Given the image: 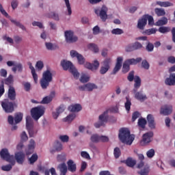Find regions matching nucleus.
Masks as SVG:
<instances>
[{"label": "nucleus", "instance_id": "obj_1", "mask_svg": "<svg viewBox=\"0 0 175 175\" xmlns=\"http://www.w3.org/2000/svg\"><path fill=\"white\" fill-rule=\"evenodd\" d=\"M118 137L122 143L131 146L135 140L133 135H131V131L128 129L122 128L119 131Z\"/></svg>", "mask_w": 175, "mask_h": 175}, {"label": "nucleus", "instance_id": "obj_2", "mask_svg": "<svg viewBox=\"0 0 175 175\" xmlns=\"http://www.w3.org/2000/svg\"><path fill=\"white\" fill-rule=\"evenodd\" d=\"M141 85H142V79H140V77L136 75L135 78V83H134V89H133L135 98V99H137V100H140V102H144V100L147 99V96L143 94V92H137V90L140 88Z\"/></svg>", "mask_w": 175, "mask_h": 175}, {"label": "nucleus", "instance_id": "obj_3", "mask_svg": "<svg viewBox=\"0 0 175 175\" xmlns=\"http://www.w3.org/2000/svg\"><path fill=\"white\" fill-rule=\"evenodd\" d=\"M61 66L64 70H69L70 73L72 75L75 79H79V77H80V73H79V71H77V69H76V67H75L72 62L62 60L61 62Z\"/></svg>", "mask_w": 175, "mask_h": 175}, {"label": "nucleus", "instance_id": "obj_4", "mask_svg": "<svg viewBox=\"0 0 175 175\" xmlns=\"http://www.w3.org/2000/svg\"><path fill=\"white\" fill-rule=\"evenodd\" d=\"M53 81V73L50 70H46L42 74V77L40 81L41 88L42 90H47V87L50 85V83Z\"/></svg>", "mask_w": 175, "mask_h": 175}, {"label": "nucleus", "instance_id": "obj_5", "mask_svg": "<svg viewBox=\"0 0 175 175\" xmlns=\"http://www.w3.org/2000/svg\"><path fill=\"white\" fill-rule=\"evenodd\" d=\"M142 57H137V59H129L124 61L122 69V73H128L131 70V65H137L139 62H142Z\"/></svg>", "mask_w": 175, "mask_h": 175}, {"label": "nucleus", "instance_id": "obj_6", "mask_svg": "<svg viewBox=\"0 0 175 175\" xmlns=\"http://www.w3.org/2000/svg\"><path fill=\"white\" fill-rule=\"evenodd\" d=\"M0 157L6 162L12 163V165H16V160H14V156L10 155L9 150L7 148H3L0 152Z\"/></svg>", "mask_w": 175, "mask_h": 175}, {"label": "nucleus", "instance_id": "obj_7", "mask_svg": "<svg viewBox=\"0 0 175 175\" xmlns=\"http://www.w3.org/2000/svg\"><path fill=\"white\" fill-rule=\"evenodd\" d=\"M44 110H46V109L42 106H38L32 108L31 109V114L32 118L36 120V121H38V120H39L42 116L44 114Z\"/></svg>", "mask_w": 175, "mask_h": 175}, {"label": "nucleus", "instance_id": "obj_8", "mask_svg": "<svg viewBox=\"0 0 175 175\" xmlns=\"http://www.w3.org/2000/svg\"><path fill=\"white\" fill-rule=\"evenodd\" d=\"M107 7L106 5H103L102 8H95L94 13L98 16L103 21H106L107 20Z\"/></svg>", "mask_w": 175, "mask_h": 175}, {"label": "nucleus", "instance_id": "obj_9", "mask_svg": "<svg viewBox=\"0 0 175 175\" xmlns=\"http://www.w3.org/2000/svg\"><path fill=\"white\" fill-rule=\"evenodd\" d=\"M15 105L16 103L9 101V100L1 102V107L5 113H13Z\"/></svg>", "mask_w": 175, "mask_h": 175}, {"label": "nucleus", "instance_id": "obj_10", "mask_svg": "<svg viewBox=\"0 0 175 175\" xmlns=\"http://www.w3.org/2000/svg\"><path fill=\"white\" fill-rule=\"evenodd\" d=\"M109 111H105L103 114L99 116V122L94 124L95 128H100L105 125V122H107L109 120V116H107Z\"/></svg>", "mask_w": 175, "mask_h": 175}, {"label": "nucleus", "instance_id": "obj_11", "mask_svg": "<svg viewBox=\"0 0 175 175\" xmlns=\"http://www.w3.org/2000/svg\"><path fill=\"white\" fill-rule=\"evenodd\" d=\"M26 128L29 132L30 137H33L35 132L33 131V123L31 116L26 117Z\"/></svg>", "mask_w": 175, "mask_h": 175}, {"label": "nucleus", "instance_id": "obj_12", "mask_svg": "<svg viewBox=\"0 0 175 175\" xmlns=\"http://www.w3.org/2000/svg\"><path fill=\"white\" fill-rule=\"evenodd\" d=\"M111 63V59L107 58L103 62V66L100 67V75H105L110 69V64Z\"/></svg>", "mask_w": 175, "mask_h": 175}, {"label": "nucleus", "instance_id": "obj_13", "mask_svg": "<svg viewBox=\"0 0 175 175\" xmlns=\"http://www.w3.org/2000/svg\"><path fill=\"white\" fill-rule=\"evenodd\" d=\"M98 89V86L95 83H88L83 85H79L78 90L79 91H88L91 92L93 90Z\"/></svg>", "mask_w": 175, "mask_h": 175}, {"label": "nucleus", "instance_id": "obj_14", "mask_svg": "<svg viewBox=\"0 0 175 175\" xmlns=\"http://www.w3.org/2000/svg\"><path fill=\"white\" fill-rule=\"evenodd\" d=\"M64 36L67 43H75V42H77V36H75L72 31H66Z\"/></svg>", "mask_w": 175, "mask_h": 175}, {"label": "nucleus", "instance_id": "obj_15", "mask_svg": "<svg viewBox=\"0 0 175 175\" xmlns=\"http://www.w3.org/2000/svg\"><path fill=\"white\" fill-rule=\"evenodd\" d=\"M70 55L72 58H77L78 64H79V65H84L85 59L81 55V54L77 53V51L75 50H72L70 51Z\"/></svg>", "mask_w": 175, "mask_h": 175}, {"label": "nucleus", "instance_id": "obj_16", "mask_svg": "<svg viewBox=\"0 0 175 175\" xmlns=\"http://www.w3.org/2000/svg\"><path fill=\"white\" fill-rule=\"evenodd\" d=\"M173 111V107L172 105H165L161 108L160 113L163 116H169Z\"/></svg>", "mask_w": 175, "mask_h": 175}, {"label": "nucleus", "instance_id": "obj_17", "mask_svg": "<svg viewBox=\"0 0 175 175\" xmlns=\"http://www.w3.org/2000/svg\"><path fill=\"white\" fill-rule=\"evenodd\" d=\"M84 66L90 70H96L99 68V62H98V60H94L93 64L90 62H86L84 64Z\"/></svg>", "mask_w": 175, "mask_h": 175}, {"label": "nucleus", "instance_id": "obj_18", "mask_svg": "<svg viewBox=\"0 0 175 175\" xmlns=\"http://www.w3.org/2000/svg\"><path fill=\"white\" fill-rule=\"evenodd\" d=\"M154 136V133L152 131H150L148 133H146L142 136V141L145 144H147L148 143L151 142V138Z\"/></svg>", "mask_w": 175, "mask_h": 175}, {"label": "nucleus", "instance_id": "obj_19", "mask_svg": "<svg viewBox=\"0 0 175 175\" xmlns=\"http://www.w3.org/2000/svg\"><path fill=\"white\" fill-rule=\"evenodd\" d=\"M67 170L69 172H71V173H75V172H76V170H77V166L76 165V163L72 159H70L67 161Z\"/></svg>", "mask_w": 175, "mask_h": 175}, {"label": "nucleus", "instance_id": "obj_20", "mask_svg": "<svg viewBox=\"0 0 175 175\" xmlns=\"http://www.w3.org/2000/svg\"><path fill=\"white\" fill-rule=\"evenodd\" d=\"M147 120L149 128H150V129H155L156 123L154 119V116L152 114H148L147 116Z\"/></svg>", "mask_w": 175, "mask_h": 175}, {"label": "nucleus", "instance_id": "obj_21", "mask_svg": "<svg viewBox=\"0 0 175 175\" xmlns=\"http://www.w3.org/2000/svg\"><path fill=\"white\" fill-rule=\"evenodd\" d=\"M24 158H25V155L22 152H18L15 154V159L19 165H23L24 163Z\"/></svg>", "mask_w": 175, "mask_h": 175}, {"label": "nucleus", "instance_id": "obj_22", "mask_svg": "<svg viewBox=\"0 0 175 175\" xmlns=\"http://www.w3.org/2000/svg\"><path fill=\"white\" fill-rule=\"evenodd\" d=\"M146 25H147V18H146L145 15H144L142 18L138 21L137 28H139V29H144Z\"/></svg>", "mask_w": 175, "mask_h": 175}, {"label": "nucleus", "instance_id": "obj_23", "mask_svg": "<svg viewBox=\"0 0 175 175\" xmlns=\"http://www.w3.org/2000/svg\"><path fill=\"white\" fill-rule=\"evenodd\" d=\"M82 109L80 104L72 105L68 107V110L71 111V113H79Z\"/></svg>", "mask_w": 175, "mask_h": 175}, {"label": "nucleus", "instance_id": "obj_24", "mask_svg": "<svg viewBox=\"0 0 175 175\" xmlns=\"http://www.w3.org/2000/svg\"><path fill=\"white\" fill-rule=\"evenodd\" d=\"M34 149H35V141L33 139H31L28 145V148L26 150L27 155H31V154L33 152Z\"/></svg>", "mask_w": 175, "mask_h": 175}, {"label": "nucleus", "instance_id": "obj_25", "mask_svg": "<svg viewBox=\"0 0 175 175\" xmlns=\"http://www.w3.org/2000/svg\"><path fill=\"white\" fill-rule=\"evenodd\" d=\"M167 85H175V73L171 74L165 81Z\"/></svg>", "mask_w": 175, "mask_h": 175}, {"label": "nucleus", "instance_id": "obj_26", "mask_svg": "<svg viewBox=\"0 0 175 175\" xmlns=\"http://www.w3.org/2000/svg\"><path fill=\"white\" fill-rule=\"evenodd\" d=\"M16 90L13 87H10L8 90V98L10 100H16Z\"/></svg>", "mask_w": 175, "mask_h": 175}, {"label": "nucleus", "instance_id": "obj_27", "mask_svg": "<svg viewBox=\"0 0 175 175\" xmlns=\"http://www.w3.org/2000/svg\"><path fill=\"white\" fill-rule=\"evenodd\" d=\"M57 167L59 170L60 175H66V173H68V166H66L65 163L59 164Z\"/></svg>", "mask_w": 175, "mask_h": 175}, {"label": "nucleus", "instance_id": "obj_28", "mask_svg": "<svg viewBox=\"0 0 175 175\" xmlns=\"http://www.w3.org/2000/svg\"><path fill=\"white\" fill-rule=\"evenodd\" d=\"M46 17L49 18H53V20H55V21H59V15L55 12H51L46 14Z\"/></svg>", "mask_w": 175, "mask_h": 175}, {"label": "nucleus", "instance_id": "obj_29", "mask_svg": "<svg viewBox=\"0 0 175 175\" xmlns=\"http://www.w3.org/2000/svg\"><path fill=\"white\" fill-rule=\"evenodd\" d=\"M167 24V18L163 17L161 19L158 20L155 23L154 25L157 27H162V25H166Z\"/></svg>", "mask_w": 175, "mask_h": 175}, {"label": "nucleus", "instance_id": "obj_30", "mask_svg": "<svg viewBox=\"0 0 175 175\" xmlns=\"http://www.w3.org/2000/svg\"><path fill=\"white\" fill-rule=\"evenodd\" d=\"M10 20L11 23H12V24H14V25H16V27H18L23 31H27V28H25L24 25L21 24V23L18 22L14 19H12V18L10 19Z\"/></svg>", "mask_w": 175, "mask_h": 175}, {"label": "nucleus", "instance_id": "obj_31", "mask_svg": "<svg viewBox=\"0 0 175 175\" xmlns=\"http://www.w3.org/2000/svg\"><path fill=\"white\" fill-rule=\"evenodd\" d=\"M154 12H155V14H157V16L158 17H162V16H165V14H166L165 10L163 8H155Z\"/></svg>", "mask_w": 175, "mask_h": 175}, {"label": "nucleus", "instance_id": "obj_32", "mask_svg": "<svg viewBox=\"0 0 175 175\" xmlns=\"http://www.w3.org/2000/svg\"><path fill=\"white\" fill-rule=\"evenodd\" d=\"M157 5L161 8H168L169 6H173V3L169 1H157Z\"/></svg>", "mask_w": 175, "mask_h": 175}, {"label": "nucleus", "instance_id": "obj_33", "mask_svg": "<svg viewBox=\"0 0 175 175\" xmlns=\"http://www.w3.org/2000/svg\"><path fill=\"white\" fill-rule=\"evenodd\" d=\"M14 122L15 124H19V122H21L23 121V113H17L14 115Z\"/></svg>", "mask_w": 175, "mask_h": 175}, {"label": "nucleus", "instance_id": "obj_34", "mask_svg": "<svg viewBox=\"0 0 175 175\" xmlns=\"http://www.w3.org/2000/svg\"><path fill=\"white\" fill-rule=\"evenodd\" d=\"M126 103H124V107L126 111H131V106H132V103L131 102V99H129V96L126 97Z\"/></svg>", "mask_w": 175, "mask_h": 175}, {"label": "nucleus", "instance_id": "obj_35", "mask_svg": "<svg viewBox=\"0 0 175 175\" xmlns=\"http://www.w3.org/2000/svg\"><path fill=\"white\" fill-rule=\"evenodd\" d=\"M13 79V75H10L7 79H4V83L6 84V85H10V84H13L14 81Z\"/></svg>", "mask_w": 175, "mask_h": 175}, {"label": "nucleus", "instance_id": "obj_36", "mask_svg": "<svg viewBox=\"0 0 175 175\" xmlns=\"http://www.w3.org/2000/svg\"><path fill=\"white\" fill-rule=\"evenodd\" d=\"M147 124V120L144 118H139L138 120V126L144 129L146 128V125Z\"/></svg>", "mask_w": 175, "mask_h": 175}, {"label": "nucleus", "instance_id": "obj_37", "mask_svg": "<svg viewBox=\"0 0 175 175\" xmlns=\"http://www.w3.org/2000/svg\"><path fill=\"white\" fill-rule=\"evenodd\" d=\"M76 118V114L70 113L64 119V122H72Z\"/></svg>", "mask_w": 175, "mask_h": 175}, {"label": "nucleus", "instance_id": "obj_38", "mask_svg": "<svg viewBox=\"0 0 175 175\" xmlns=\"http://www.w3.org/2000/svg\"><path fill=\"white\" fill-rule=\"evenodd\" d=\"M88 49H90V50H92V51H94V53H98L99 51V48H98V45L95 44H89L88 45Z\"/></svg>", "mask_w": 175, "mask_h": 175}, {"label": "nucleus", "instance_id": "obj_39", "mask_svg": "<svg viewBox=\"0 0 175 175\" xmlns=\"http://www.w3.org/2000/svg\"><path fill=\"white\" fill-rule=\"evenodd\" d=\"M145 18H146V23L147 21H148V25H150L152 27L154 25V18L151 15L145 14Z\"/></svg>", "mask_w": 175, "mask_h": 175}, {"label": "nucleus", "instance_id": "obj_40", "mask_svg": "<svg viewBox=\"0 0 175 175\" xmlns=\"http://www.w3.org/2000/svg\"><path fill=\"white\" fill-rule=\"evenodd\" d=\"M51 100H53V97H51V96H45L42 100L40 103H42V105H47V104L50 103V102H51Z\"/></svg>", "mask_w": 175, "mask_h": 175}, {"label": "nucleus", "instance_id": "obj_41", "mask_svg": "<svg viewBox=\"0 0 175 175\" xmlns=\"http://www.w3.org/2000/svg\"><path fill=\"white\" fill-rule=\"evenodd\" d=\"M92 143H99L100 136L98 134H93L90 137Z\"/></svg>", "mask_w": 175, "mask_h": 175}, {"label": "nucleus", "instance_id": "obj_42", "mask_svg": "<svg viewBox=\"0 0 175 175\" xmlns=\"http://www.w3.org/2000/svg\"><path fill=\"white\" fill-rule=\"evenodd\" d=\"M65 2L66 7L67 8L68 11V15L71 16L72 15V7H70V3L69 2V0H64Z\"/></svg>", "mask_w": 175, "mask_h": 175}, {"label": "nucleus", "instance_id": "obj_43", "mask_svg": "<svg viewBox=\"0 0 175 175\" xmlns=\"http://www.w3.org/2000/svg\"><path fill=\"white\" fill-rule=\"evenodd\" d=\"M143 33H144L145 35H148V36L153 35L154 33H157V29L152 28V29H146L143 32Z\"/></svg>", "mask_w": 175, "mask_h": 175}, {"label": "nucleus", "instance_id": "obj_44", "mask_svg": "<svg viewBox=\"0 0 175 175\" xmlns=\"http://www.w3.org/2000/svg\"><path fill=\"white\" fill-rule=\"evenodd\" d=\"M126 165L129 167H133L136 165V161H133L131 158H128L126 160Z\"/></svg>", "mask_w": 175, "mask_h": 175}, {"label": "nucleus", "instance_id": "obj_45", "mask_svg": "<svg viewBox=\"0 0 175 175\" xmlns=\"http://www.w3.org/2000/svg\"><path fill=\"white\" fill-rule=\"evenodd\" d=\"M113 155H114L116 159H118V158H120V157H121V150H120V148L116 147L114 148Z\"/></svg>", "mask_w": 175, "mask_h": 175}, {"label": "nucleus", "instance_id": "obj_46", "mask_svg": "<svg viewBox=\"0 0 175 175\" xmlns=\"http://www.w3.org/2000/svg\"><path fill=\"white\" fill-rule=\"evenodd\" d=\"M13 166H14V165L10 163V164H8V165H3L1 167V170L3 171V172H10V170H12Z\"/></svg>", "mask_w": 175, "mask_h": 175}, {"label": "nucleus", "instance_id": "obj_47", "mask_svg": "<svg viewBox=\"0 0 175 175\" xmlns=\"http://www.w3.org/2000/svg\"><path fill=\"white\" fill-rule=\"evenodd\" d=\"M159 32H160L161 33H167V32H170V27H160L159 28Z\"/></svg>", "mask_w": 175, "mask_h": 175}, {"label": "nucleus", "instance_id": "obj_48", "mask_svg": "<svg viewBox=\"0 0 175 175\" xmlns=\"http://www.w3.org/2000/svg\"><path fill=\"white\" fill-rule=\"evenodd\" d=\"M38 161V154H33L32 156L29 159V161L31 165L35 163Z\"/></svg>", "mask_w": 175, "mask_h": 175}, {"label": "nucleus", "instance_id": "obj_49", "mask_svg": "<svg viewBox=\"0 0 175 175\" xmlns=\"http://www.w3.org/2000/svg\"><path fill=\"white\" fill-rule=\"evenodd\" d=\"M135 79H136V76L135 77V71H131L129 73V75L127 77V79L129 80V81H135Z\"/></svg>", "mask_w": 175, "mask_h": 175}, {"label": "nucleus", "instance_id": "obj_50", "mask_svg": "<svg viewBox=\"0 0 175 175\" xmlns=\"http://www.w3.org/2000/svg\"><path fill=\"white\" fill-rule=\"evenodd\" d=\"M138 173L140 175H148V173H150V167H144V169L141 170L140 172H139Z\"/></svg>", "mask_w": 175, "mask_h": 175}, {"label": "nucleus", "instance_id": "obj_51", "mask_svg": "<svg viewBox=\"0 0 175 175\" xmlns=\"http://www.w3.org/2000/svg\"><path fill=\"white\" fill-rule=\"evenodd\" d=\"M111 33L113 35H122V33H124V31L121 29H119V28L113 29L111 31Z\"/></svg>", "mask_w": 175, "mask_h": 175}, {"label": "nucleus", "instance_id": "obj_52", "mask_svg": "<svg viewBox=\"0 0 175 175\" xmlns=\"http://www.w3.org/2000/svg\"><path fill=\"white\" fill-rule=\"evenodd\" d=\"M142 68L146 69V70H148V69H150V64L148 63V62H147V60L144 59L142 61Z\"/></svg>", "mask_w": 175, "mask_h": 175}, {"label": "nucleus", "instance_id": "obj_53", "mask_svg": "<svg viewBox=\"0 0 175 175\" xmlns=\"http://www.w3.org/2000/svg\"><path fill=\"white\" fill-rule=\"evenodd\" d=\"M36 68L38 70H42V69H43V68H44V64H43V62L42 61H38L36 62Z\"/></svg>", "mask_w": 175, "mask_h": 175}, {"label": "nucleus", "instance_id": "obj_54", "mask_svg": "<svg viewBox=\"0 0 175 175\" xmlns=\"http://www.w3.org/2000/svg\"><path fill=\"white\" fill-rule=\"evenodd\" d=\"M3 40H6L10 44H13L14 43V41L13 40V38L8 36V35L3 36Z\"/></svg>", "mask_w": 175, "mask_h": 175}, {"label": "nucleus", "instance_id": "obj_55", "mask_svg": "<svg viewBox=\"0 0 175 175\" xmlns=\"http://www.w3.org/2000/svg\"><path fill=\"white\" fill-rule=\"evenodd\" d=\"M81 83H88L90 81V77L85 75H82L80 78Z\"/></svg>", "mask_w": 175, "mask_h": 175}, {"label": "nucleus", "instance_id": "obj_56", "mask_svg": "<svg viewBox=\"0 0 175 175\" xmlns=\"http://www.w3.org/2000/svg\"><path fill=\"white\" fill-rule=\"evenodd\" d=\"M0 12L3 16H5L7 18H9L10 16H9V14L6 12V10L3 9V7L2 6V4L0 3Z\"/></svg>", "mask_w": 175, "mask_h": 175}, {"label": "nucleus", "instance_id": "obj_57", "mask_svg": "<svg viewBox=\"0 0 175 175\" xmlns=\"http://www.w3.org/2000/svg\"><path fill=\"white\" fill-rule=\"evenodd\" d=\"M57 159L58 162H65V161H66V155L64 154H59L57 155Z\"/></svg>", "mask_w": 175, "mask_h": 175}, {"label": "nucleus", "instance_id": "obj_58", "mask_svg": "<svg viewBox=\"0 0 175 175\" xmlns=\"http://www.w3.org/2000/svg\"><path fill=\"white\" fill-rule=\"evenodd\" d=\"M133 45L134 46V50H140V49H143V44L139 42H135Z\"/></svg>", "mask_w": 175, "mask_h": 175}, {"label": "nucleus", "instance_id": "obj_59", "mask_svg": "<svg viewBox=\"0 0 175 175\" xmlns=\"http://www.w3.org/2000/svg\"><path fill=\"white\" fill-rule=\"evenodd\" d=\"M146 49L147 51L151 53V51H154V44L151 42H148Z\"/></svg>", "mask_w": 175, "mask_h": 175}, {"label": "nucleus", "instance_id": "obj_60", "mask_svg": "<svg viewBox=\"0 0 175 175\" xmlns=\"http://www.w3.org/2000/svg\"><path fill=\"white\" fill-rule=\"evenodd\" d=\"M59 139L63 143H68V142H69V136H68V135H60L59 137Z\"/></svg>", "mask_w": 175, "mask_h": 175}, {"label": "nucleus", "instance_id": "obj_61", "mask_svg": "<svg viewBox=\"0 0 175 175\" xmlns=\"http://www.w3.org/2000/svg\"><path fill=\"white\" fill-rule=\"evenodd\" d=\"M146 155L148 158H152L154 155H155V150H154V149H150L146 152Z\"/></svg>", "mask_w": 175, "mask_h": 175}, {"label": "nucleus", "instance_id": "obj_62", "mask_svg": "<svg viewBox=\"0 0 175 175\" xmlns=\"http://www.w3.org/2000/svg\"><path fill=\"white\" fill-rule=\"evenodd\" d=\"M23 87L25 88V91H26L27 92L31 91V83L29 82H25V83H23Z\"/></svg>", "mask_w": 175, "mask_h": 175}, {"label": "nucleus", "instance_id": "obj_63", "mask_svg": "<svg viewBox=\"0 0 175 175\" xmlns=\"http://www.w3.org/2000/svg\"><path fill=\"white\" fill-rule=\"evenodd\" d=\"M21 139L22 142H27L28 140V135H27V133L25 131H23L21 135Z\"/></svg>", "mask_w": 175, "mask_h": 175}, {"label": "nucleus", "instance_id": "obj_64", "mask_svg": "<svg viewBox=\"0 0 175 175\" xmlns=\"http://www.w3.org/2000/svg\"><path fill=\"white\" fill-rule=\"evenodd\" d=\"M45 46H46L47 50L53 51V50L55 49L54 48V45H53V43H51V42H46Z\"/></svg>", "mask_w": 175, "mask_h": 175}]
</instances>
